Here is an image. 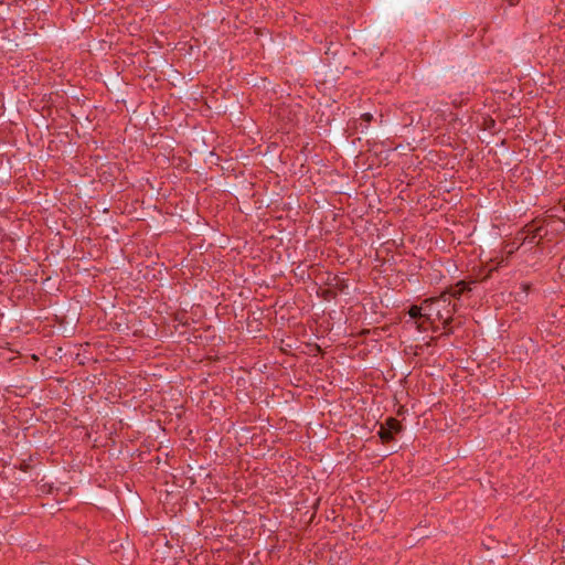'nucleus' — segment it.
<instances>
[{
    "mask_svg": "<svg viewBox=\"0 0 565 565\" xmlns=\"http://www.w3.org/2000/svg\"><path fill=\"white\" fill-rule=\"evenodd\" d=\"M534 237H539L540 239L548 238L551 239L550 233L547 231L546 225L544 224V217L542 220H539L537 226L534 231Z\"/></svg>",
    "mask_w": 565,
    "mask_h": 565,
    "instance_id": "5",
    "label": "nucleus"
},
{
    "mask_svg": "<svg viewBox=\"0 0 565 565\" xmlns=\"http://www.w3.org/2000/svg\"><path fill=\"white\" fill-rule=\"evenodd\" d=\"M507 247H510L508 249V254H512L514 250L519 249L520 246H514V244H508Z\"/></svg>",
    "mask_w": 565,
    "mask_h": 565,
    "instance_id": "9",
    "label": "nucleus"
},
{
    "mask_svg": "<svg viewBox=\"0 0 565 565\" xmlns=\"http://www.w3.org/2000/svg\"><path fill=\"white\" fill-rule=\"evenodd\" d=\"M537 223H539V218H535L531 223L526 224L523 227V230L521 231L520 234L521 235L526 234V236L522 237V243H525V242L533 243V241L535 239L534 231H535V227L537 226Z\"/></svg>",
    "mask_w": 565,
    "mask_h": 565,
    "instance_id": "4",
    "label": "nucleus"
},
{
    "mask_svg": "<svg viewBox=\"0 0 565 565\" xmlns=\"http://www.w3.org/2000/svg\"><path fill=\"white\" fill-rule=\"evenodd\" d=\"M452 321V318L451 317H448L446 319H444L443 321V324H444V328H448L449 323Z\"/></svg>",
    "mask_w": 565,
    "mask_h": 565,
    "instance_id": "10",
    "label": "nucleus"
},
{
    "mask_svg": "<svg viewBox=\"0 0 565 565\" xmlns=\"http://www.w3.org/2000/svg\"><path fill=\"white\" fill-rule=\"evenodd\" d=\"M361 119L369 124L373 120V116L370 113H365L361 115Z\"/></svg>",
    "mask_w": 565,
    "mask_h": 565,
    "instance_id": "7",
    "label": "nucleus"
},
{
    "mask_svg": "<svg viewBox=\"0 0 565 565\" xmlns=\"http://www.w3.org/2000/svg\"><path fill=\"white\" fill-rule=\"evenodd\" d=\"M510 6H515L520 0H508Z\"/></svg>",
    "mask_w": 565,
    "mask_h": 565,
    "instance_id": "11",
    "label": "nucleus"
},
{
    "mask_svg": "<svg viewBox=\"0 0 565 565\" xmlns=\"http://www.w3.org/2000/svg\"><path fill=\"white\" fill-rule=\"evenodd\" d=\"M422 320H423L422 322L417 323V329H418L419 331H425V330H426V327H425L424 324H425L426 322H428V321H427V320H425V319H422Z\"/></svg>",
    "mask_w": 565,
    "mask_h": 565,
    "instance_id": "8",
    "label": "nucleus"
},
{
    "mask_svg": "<svg viewBox=\"0 0 565 565\" xmlns=\"http://www.w3.org/2000/svg\"><path fill=\"white\" fill-rule=\"evenodd\" d=\"M438 318L441 320L444 319L443 315L440 312H438Z\"/></svg>",
    "mask_w": 565,
    "mask_h": 565,
    "instance_id": "13",
    "label": "nucleus"
},
{
    "mask_svg": "<svg viewBox=\"0 0 565 565\" xmlns=\"http://www.w3.org/2000/svg\"><path fill=\"white\" fill-rule=\"evenodd\" d=\"M408 315L412 319H425L427 321H430V318L428 315L422 313V307L413 305L408 309Z\"/></svg>",
    "mask_w": 565,
    "mask_h": 565,
    "instance_id": "6",
    "label": "nucleus"
},
{
    "mask_svg": "<svg viewBox=\"0 0 565 565\" xmlns=\"http://www.w3.org/2000/svg\"><path fill=\"white\" fill-rule=\"evenodd\" d=\"M403 430V425L394 417L386 418L384 424H381L377 435L383 444H388L394 440V435Z\"/></svg>",
    "mask_w": 565,
    "mask_h": 565,
    "instance_id": "1",
    "label": "nucleus"
},
{
    "mask_svg": "<svg viewBox=\"0 0 565 565\" xmlns=\"http://www.w3.org/2000/svg\"><path fill=\"white\" fill-rule=\"evenodd\" d=\"M452 332H454V331H452V329L450 328V329H448V330L444 333V335H449V334H451Z\"/></svg>",
    "mask_w": 565,
    "mask_h": 565,
    "instance_id": "12",
    "label": "nucleus"
},
{
    "mask_svg": "<svg viewBox=\"0 0 565 565\" xmlns=\"http://www.w3.org/2000/svg\"><path fill=\"white\" fill-rule=\"evenodd\" d=\"M544 224L546 225L551 237L565 233V220L563 218L548 215L544 217Z\"/></svg>",
    "mask_w": 565,
    "mask_h": 565,
    "instance_id": "2",
    "label": "nucleus"
},
{
    "mask_svg": "<svg viewBox=\"0 0 565 565\" xmlns=\"http://www.w3.org/2000/svg\"><path fill=\"white\" fill-rule=\"evenodd\" d=\"M467 290H470L468 285L460 280L455 286H451L448 291L440 295V300L444 302L449 301L450 298H460Z\"/></svg>",
    "mask_w": 565,
    "mask_h": 565,
    "instance_id": "3",
    "label": "nucleus"
}]
</instances>
